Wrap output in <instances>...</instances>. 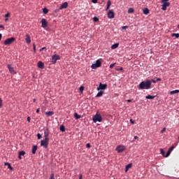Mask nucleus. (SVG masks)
Instances as JSON below:
<instances>
[{
	"label": "nucleus",
	"mask_w": 179,
	"mask_h": 179,
	"mask_svg": "<svg viewBox=\"0 0 179 179\" xmlns=\"http://www.w3.org/2000/svg\"><path fill=\"white\" fill-rule=\"evenodd\" d=\"M178 139H179V136H178Z\"/></svg>",
	"instance_id": "obj_64"
},
{
	"label": "nucleus",
	"mask_w": 179,
	"mask_h": 179,
	"mask_svg": "<svg viewBox=\"0 0 179 179\" xmlns=\"http://www.w3.org/2000/svg\"><path fill=\"white\" fill-rule=\"evenodd\" d=\"M46 47H43L40 49V52L43 51V50H45Z\"/></svg>",
	"instance_id": "obj_50"
},
{
	"label": "nucleus",
	"mask_w": 179,
	"mask_h": 179,
	"mask_svg": "<svg viewBox=\"0 0 179 179\" xmlns=\"http://www.w3.org/2000/svg\"><path fill=\"white\" fill-rule=\"evenodd\" d=\"M134 10L133 8H129L128 9V13H134Z\"/></svg>",
	"instance_id": "obj_33"
},
{
	"label": "nucleus",
	"mask_w": 179,
	"mask_h": 179,
	"mask_svg": "<svg viewBox=\"0 0 179 179\" xmlns=\"http://www.w3.org/2000/svg\"><path fill=\"white\" fill-rule=\"evenodd\" d=\"M131 167H132V164H129L128 165L126 166V168H125V171H128L129 169H131Z\"/></svg>",
	"instance_id": "obj_28"
},
{
	"label": "nucleus",
	"mask_w": 179,
	"mask_h": 179,
	"mask_svg": "<svg viewBox=\"0 0 179 179\" xmlns=\"http://www.w3.org/2000/svg\"><path fill=\"white\" fill-rule=\"evenodd\" d=\"M178 93H179V90H175L174 91H171L170 94L173 95Z\"/></svg>",
	"instance_id": "obj_25"
},
{
	"label": "nucleus",
	"mask_w": 179,
	"mask_h": 179,
	"mask_svg": "<svg viewBox=\"0 0 179 179\" xmlns=\"http://www.w3.org/2000/svg\"><path fill=\"white\" fill-rule=\"evenodd\" d=\"M79 179H83V175L82 174L80 175Z\"/></svg>",
	"instance_id": "obj_54"
},
{
	"label": "nucleus",
	"mask_w": 179,
	"mask_h": 179,
	"mask_svg": "<svg viewBox=\"0 0 179 179\" xmlns=\"http://www.w3.org/2000/svg\"><path fill=\"white\" fill-rule=\"evenodd\" d=\"M15 41V37L8 38L4 41L3 44L5 45H9L12 44Z\"/></svg>",
	"instance_id": "obj_3"
},
{
	"label": "nucleus",
	"mask_w": 179,
	"mask_h": 179,
	"mask_svg": "<svg viewBox=\"0 0 179 179\" xmlns=\"http://www.w3.org/2000/svg\"><path fill=\"white\" fill-rule=\"evenodd\" d=\"M27 122H28L29 123H30V122H31V117H28L27 118Z\"/></svg>",
	"instance_id": "obj_45"
},
{
	"label": "nucleus",
	"mask_w": 179,
	"mask_h": 179,
	"mask_svg": "<svg viewBox=\"0 0 179 179\" xmlns=\"http://www.w3.org/2000/svg\"><path fill=\"white\" fill-rule=\"evenodd\" d=\"M10 16V13L9 12H8L6 14H5V17L8 18Z\"/></svg>",
	"instance_id": "obj_39"
},
{
	"label": "nucleus",
	"mask_w": 179,
	"mask_h": 179,
	"mask_svg": "<svg viewBox=\"0 0 179 179\" xmlns=\"http://www.w3.org/2000/svg\"><path fill=\"white\" fill-rule=\"evenodd\" d=\"M41 27L46 28L48 27V22L45 18H42L41 20Z\"/></svg>",
	"instance_id": "obj_6"
},
{
	"label": "nucleus",
	"mask_w": 179,
	"mask_h": 179,
	"mask_svg": "<svg viewBox=\"0 0 179 179\" xmlns=\"http://www.w3.org/2000/svg\"><path fill=\"white\" fill-rule=\"evenodd\" d=\"M2 102H3V101H2V99H1V98H0V107H2Z\"/></svg>",
	"instance_id": "obj_48"
},
{
	"label": "nucleus",
	"mask_w": 179,
	"mask_h": 179,
	"mask_svg": "<svg viewBox=\"0 0 179 179\" xmlns=\"http://www.w3.org/2000/svg\"><path fill=\"white\" fill-rule=\"evenodd\" d=\"M8 18L6 17V18L5 19V22H8Z\"/></svg>",
	"instance_id": "obj_58"
},
{
	"label": "nucleus",
	"mask_w": 179,
	"mask_h": 179,
	"mask_svg": "<svg viewBox=\"0 0 179 179\" xmlns=\"http://www.w3.org/2000/svg\"><path fill=\"white\" fill-rule=\"evenodd\" d=\"M174 148H175L174 146H172L169 149L166 155V157H169V156H170V154H171V152H173V150H174Z\"/></svg>",
	"instance_id": "obj_16"
},
{
	"label": "nucleus",
	"mask_w": 179,
	"mask_h": 179,
	"mask_svg": "<svg viewBox=\"0 0 179 179\" xmlns=\"http://www.w3.org/2000/svg\"><path fill=\"white\" fill-rule=\"evenodd\" d=\"M127 102H128V103L132 102V99H127Z\"/></svg>",
	"instance_id": "obj_52"
},
{
	"label": "nucleus",
	"mask_w": 179,
	"mask_h": 179,
	"mask_svg": "<svg viewBox=\"0 0 179 179\" xmlns=\"http://www.w3.org/2000/svg\"><path fill=\"white\" fill-rule=\"evenodd\" d=\"M152 82L153 83H156L155 80H152Z\"/></svg>",
	"instance_id": "obj_59"
},
{
	"label": "nucleus",
	"mask_w": 179,
	"mask_h": 179,
	"mask_svg": "<svg viewBox=\"0 0 179 179\" xmlns=\"http://www.w3.org/2000/svg\"><path fill=\"white\" fill-rule=\"evenodd\" d=\"M37 138L38 139H41L42 138V135L41 134H37Z\"/></svg>",
	"instance_id": "obj_40"
},
{
	"label": "nucleus",
	"mask_w": 179,
	"mask_h": 179,
	"mask_svg": "<svg viewBox=\"0 0 179 179\" xmlns=\"http://www.w3.org/2000/svg\"><path fill=\"white\" fill-rule=\"evenodd\" d=\"M130 122H131L132 124H134V122H132V120H130Z\"/></svg>",
	"instance_id": "obj_62"
},
{
	"label": "nucleus",
	"mask_w": 179,
	"mask_h": 179,
	"mask_svg": "<svg viewBox=\"0 0 179 179\" xmlns=\"http://www.w3.org/2000/svg\"><path fill=\"white\" fill-rule=\"evenodd\" d=\"M59 11V9H56L55 13H58Z\"/></svg>",
	"instance_id": "obj_57"
},
{
	"label": "nucleus",
	"mask_w": 179,
	"mask_h": 179,
	"mask_svg": "<svg viewBox=\"0 0 179 179\" xmlns=\"http://www.w3.org/2000/svg\"><path fill=\"white\" fill-rule=\"evenodd\" d=\"M5 166H8V169H9L10 170H13V168L12 167L11 164L9 163H5L4 164Z\"/></svg>",
	"instance_id": "obj_27"
},
{
	"label": "nucleus",
	"mask_w": 179,
	"mask_h": 179,
	"mask_svg": "<svg viewBox=\"0 0 179 179\" xmlns=\"http://www.w3.org/2000/svg\"><path fill=\"white\" fill-rule=\"evenodd\" d=\"M25 41L27 44L31 43V36L29 34H26V37H25Z\"/></svg>",
	"instance_id": "obj_15"
},
{
	"label": "nucleus",
	"mask_w": 179,
	"mask_h": 179,
	"mask_svg": "<svg viewBox=\"0 0 179 179\" xmlns=\"http://www.w3.org/2000/svg\"><path fill=\"white\" fill-rule=\"evenodd\" d=\"M33 50L34 52H36V45L35 43H33Z\"/></svg>",
	"instance_id": "obj_36"
},
{
	"label": "nucleus",
	"mask_w": 179,
	"mask_h": 179,
	"mask_svg": "<svg viewBox=\"0 0 179 179\" xmlns=\"http://www.w3.org/2000/svg\"><path fill=\"white\" fill-rule=\"evenodd\" d=\"M127 29H129V26H127H127H122V30H127Z\"/></svg>",
	"instance_id": "obj_38"
},
{
	"label": "nucleus",
	"mask_w": 179,
	"mask_h": 179,
	"mask_svg": "<svg viewBox=\"0 0 179 179\" xmlns=\"http://www.w3.org/2000/svg\"><path fill=\"white\" fill-rule=\"evenodd\" d=\"M37 150H38V146L34 145L31 150L32 154L35 155L36 153Z\"/></svg>",
	"instance_id": "obj_18"
},
{
	"label": "nucleus",
	"mask_w": 179,
	"mask_h": 179,
	"mask_svg": "<svg viewBox=\"0 0 179 179\" xmlns=\"http://www.w3.org/2000/svg\"><path fill=\"white\" fill-rule=\"evenodd\" d=\"M40 113V108L36 110V113L38 114Z\"/></svg>",
	"instance_id": "obj_53"
},
{
	"label": "nucleus",
	"mask_w": 179,
	"mask_h": 179,
	"mask_svg": "<svg viewBox=\"0 0 179 179\" xmlns=\"http://www.w3.org/2000/svg\"><path fill=\"white\" fill-rule=\"evenodd\" d=\"M162 10H167V7L170 6V2H162Z\"/></svg>",
	"instance_id": "obj_12"
},
{
	"label": "nucleus",
	"mask_w": 179,
	"mask_h": 179,
	"mask_svg": "<svg viewBox=\"0 0 179 179\" xmlns=\"http://www.w3.org/2000/svg\"><path fill=\"white\" fill-rule=\"evenodd\" d=\"M92 120L94 123H96L97 122H101L103 121V118L99 113H96V114L93 117Z\"/></svg>",
	"instance_id": "obj_2"
},
{
	"label": "nucleus",
	"mask_w": 179,
	"mask_h": 179,
	"mask_svg": "<svg viewBox=\"0 0 179 179\" xmlns=\"http://www.w3.org/2000/svg\"><path fill=\"white\" fill-rule=\"evenodd\" d=\"M50 140L45 139L41 141V146H43L44 148H48Z\"/></svg>",
	"instance_id": "obj_5"
},
{
	"label": "nucleus",
	"mask_w": 179,
	"mask_h": 179,
	"mask_svg": "<svg viewBox=\"0 0 179 179\" xmlns=\"http://www.w3.org/2000/svg\"><path fill=\"white\" fill-rule=\"evenodd\" d=\"M102 65L101 61L100 59H97L96 61V63L94 64H92L91 68L92 69H96L97 68L101 67Z\"/></svg>",
	"instance_id": "obj_4"
},
{
	"label": "nucleus",
	"mask_w": 179,
	"mask_h": 179,
	"mask_svg": "<svg viewBox=\"0 0 179 179\" xmlns=\"http://www.w3.org/2000/svg\"><path fill=\"white\" fill-rule=\"evenodd\" d=\"M74 118L76 119V120H79V119H80L81 118V115H79L78 113H75L74 114Z\"/></svg>",
	"instance_id": "obj_29"
},
{
	"label": "nucleus",
	"mask_w": 179,
	"mask_h": 179,
	"mask_svg": "<svg viewBox=\"0 0 179 179\" xmlns=\"http://www.w3.org/2000/svg\"><path fill=\"white\" fill-rule=\"evenodd\" d=\"M134 139H135V140L138 139V136H134Z\"/></svg>",
	"instance_id": "obj_60"
},
{
	"label": "nucleus",
	"mask_w": 179,
	"mask_h": 179,
	"mask_svg": "<svg viewBox=\"0 0 179 179\" xmlns=\"http://www.w3.org/2000/svg\"><path fill=\"white\" fill-rule=\"evenodd\" d=\"M115 70H116L117 71H123L124 69H123V67H120V69H115Z\"/></svg>",
	"instance_id": "obj_41"
},
{
	"label": "nucleus",
	"mask_w": 179,
	"mask_h": 179,
	"mask_svg": "<svg viewBox=\"0 0 179 179\" xmlns=\"http://www.w3.org/2000/svg\"><path fill=\"white\" fill-rule=\"evenodd\" d=\"M36 99H33V102L36 103Z\"/></svg>",
	"instance_id": "obj_61"
},
{
	"label": "nucleus",
	"mask_w": 179,
	"mask_h": 179,
	"mask_svg": "<svg viewBox=\"0 0 179 179\" xmlns=\"http://www.w3.org/2000/svg\"><path fill=\"white\" fill-rule=\"evenodd\" d=\"M115 65H116V63H113V64H111L110 66H109V68H110V69H113L115 66Z\"/></svg>",
	"instance_id": "obj_37"
},
{
	"label": "nucleus",
	"mask_w": 179,
	"mask_h": 179,
	"mask_svg": "<svg viewBox=\"0 0 179 179\" xmlns=\"http://www.w3.org/2000/svg\"><path fill=\"white\" fill-rule=\"evenodd\" d=\"M92 146H91V144L90 143H87V145H86V148H90Z\"/></svg>",
	"instance_id": "obj_43"
},
{
	"label": "nucleus",
	"mask_w": 179,
	"mask_h": 179,
	"mask_svg": "<svg viewBox=\"0 0 179 179\" xmlns=\"http://www.w3.org/2000/svg\"><path fill=\"white\" fill-rule=\"evenodd\" d=\"M108 85L107 84H102V83H100L99 84V87L97 88V90H105L106 89H107Z\"/></svg>",
	"instance_id": "obj_11"
},
{
	"label": "nucleus",
	"mask_w": 179,
	"mask_h": 179,
	"mask_svg": "<svg viewBox=\"0 0 179 179\" xmlns=\"http://www.w3.org/2000/svg\"><path fill=\"white\" fill-rule=\"evenodd\" d=\"M7 68L10 73L13 75L16 74L15 70H14L13 67H11L10 64H7Z\"/></svg>",
	"instance_id": "obj_13"
},
{
	"label": "nucleus",
	"mask_w": 179,
	"mask_h": 179,
	"mask_svg": "<svg viewBox=\"0 0 179 179\" xmlns=\"http://www.w3.org/2000/svg\"><path fill=\"white\" fill-rule=\"evenodd\" d=\"M38 67L41 69H43L45 68L44 63L41 61L38 62Z\"/></svg>",
	"instance_id": "obj_17"
},
{
	"label": "nucleus",
	"mask_w": 179,
	"mask_h": 179,
	"mask_svg": "<svg viewBox=\"0 0 179 179\" xmlns=\"http://www.w3.org/2000/svg\"><path fill=\"white\" fill-rule=\"evenodd\" d=\"M60 59V56L58 55H52V61L51 62L53 64H55L57 62V60Z\"/></svg>",
	"instance_id": "obj_7"
},
{
	"label": "nucleus",
	"mask_w": 179,
	"mask_h": 179,
	"mask_svg": "<svg viewBox=\"0 0 179 179\" xmlns=\"http://www.w3.org/2000/svg\"><path fill=\"white\" fill-rule=\"evenodd\" d=\"M0 29H3V30H5V27L2 24H0Z\"/></svg>",
	"instance_id": "obj_46"
},
{
	"label": "nucleus",
	"mask_w": 179,
	"mask_h": 179,
	"mask_svg": "<svg viewBox=\"0 0 179 179\" xmlns=\"http://www.w3.org/2000/svg\"><path fill=\"white\" fill-rule=\"evenodd\" d=\"M48 12H49V10H48L47 8H44L43 9V13L44 14H48Z\"/></svg>",
	"instance_id": "obj_32"
},
{
	"label": "nucleus",
	"mask_w": 179,
	"mask_h": 179,
	"mask_svg": "<svg viewBox=\"0 0 179 179\" xmlns=\"http://www.w3.org/2000/svg\"><path fill=\"white\" fill-rule=\"evenodd\" d=\"M92 2L93 3H97L98 0H92Z\"/></svg>",
	"instance_id": "obj_47"
},
{
	"label": "nucleus",
	"mask_w": 179,
	"mask_h": 179,
	"mask_svg": "<svg viewBox=\"0 0 179 179\" xmlns=\"http://www.w3.org/2000/svg\"><path fill=\"white\" fill-rule=\"evenodd\" d=\"M2 39V34H0V41Z\"/></svg>",
	"instance_id": "obj_55"
},
{
	"label": "nucleus",
	"mask_w": 179,
	"mask_h": 179,
	"mask_svg": "<svg viewBox=\"0 0 179 179\" xmlns=\"http://www.w3.org/2000/svg\"><path fill=\"white\" fill-rule=\"evenodd\" d=\"M24 155H26V152L20 151L19 152V156H18L19 159H22V156H24Z\"/></svg>",
	"instance_id": "obj_20"
},
{
	"label": "nucleus",
	"mask_w": 179,
	"mask_h": 179,
	"mask_svg": "<svg viewBox=\"0 0 179 179\" xmlns=\"http://www.w3.org/2000/svg\"><path fill=\"white\" fill-rule=\"evenodd\" d=\"M155 97H156V96H153L152 95H147V96H145V99H150V100H153V99H155Z\"/></svg>",
	"instance_id": "obj_22"
},
{
	"label": "nucleus",
	"mask_w": 179,
	"mask_h": 179,
	"mask_svg": "<svg viewBox=\"0 0 179 179\" xmlns=\"http://www.w3.org/2000/svg\"><path fill=\"white\" fill-rule=\"evenodd\" d=\"M166 132V128H164L162 131H161V134H163Z\"/></svg>",
	"instance_id": "obj_49"
},
{
	"label": "nucleus",
	"mask_w": 179,
	"mask_h": 179,
	"mask_svg": "<svg viewBox=\"0 0 179 179\" xmlns=\"http://www.w3.org/2000/svg\"><path fill=\"white\" fill-rule=\"evenodd\" d=\"M49 136H50V130L48 129H46L44 131V139L50 141Z\"/></svg>",
	"instance_id": "obj_9"
},
{
	"label": "nucleus",
	"mask_w": 179,
	"mask_h": 179,
	"mask_svg": "<svg viewBox=\"0 0 179 179\" xmlns=\"http://www.w3.org/2000/svg\"><path fill=\"white\" fill-rule=\"evenodd\" d=\"M125 150H126V147L124 145H120L116 148V151H117V152L119 153L124 152Z\"/></svg>",
	"instance_id": "obj_8"
},
{
	"label": "nucleus",
	"mask_w": 179,
	"mask_h": 179,
	"mask_svg": "<svg viewBox=\"0 0 179 179\" xmlns=\"http://www.w3.org/2000/svg\"><path fill=\"white\" fill-rule=\"evenodd\" d=\"M54 114H55V113L52 112V111H49V112H46V113H45V115H46L47 116H48V117H50V116L53 115Z\"/></svg>",
	"instance_id": "obj_23"
},
{
	"label": "nucleus",
	"mask_w": 179,
	"mask_h": 179,
	"mask_svg": "<svg viewBox=\"0 0 179 179\" xmlns=\"http://www.w3.org/2000/svg\"><path fill=\"white\" fill-rule=\"evenodd\" d=\"M171 36L172 37H176V38H179V34L178 33H173L171 34Z\"/></svg>",
	"instance_id": "obj_30"
},
{
	"label": "nucleus",
	"mask_w": 179,
	"mask_h": 179,
	"mask_svg": "<svg viewBox=\"0 0 179 179\" xmlns=\"http://www.w3.org/2000/svg\"><path fill=\"white\" fill-rule=\"evenodd\" d=\"M108 17L109 19H113L115 18V13L113 11V10H110L108 13Z\"/></svg>",
	"instance_id": "obj_14"
},
{
	"label": "nucleus",
	"mask_w": 179,
	"mask_h": 179,
	"mask_svg": "<svg viewBox=\"0 0 179 179\" xmlns=\"http://www.w3.org/2000/svg\"><path fill=\"white\" fill-rule=\"evenodd\" d=\"M119 45H120V43H116L111 45V49L112 50L117 49L119 47Z\"/></svg>",
	"instance_id": "obj_19"
},
{
	"label": "nucleus",
	"mask_w": 179,
	"mask_h": 179,
	"mask_svg": "<svg viewBox=\"0 0 179 179\" xmlns=\"http://www.w3.org/2000/svg\"><path fill=\"white\" fill-rule=\"evenodd\" d=\"M69 6V3L67 1H65L61 4V6L59 8V10H63L67 8Z\"/></svg>",
	"instance_id": "obj_10"
},
{
	"label": "nucleus",
	"mask_w": 179,
	"mask_h": 179,
	"mask_svg": "<svg viewBox=\"0 0 179 179\" xmlns=\"http://www.w3.org/2000/svg\"><path fill=\"white\" fill-rule=\"evenodd\" d=\"M50 179H55V174H54V173H52V174L50 175Z\"/></svg>",
	"instance_id": "obj_42"
},
{
	"label": "nucleus",
	"mask_w": 179,
	"mask_h": 179,
	"mask_svg": "<svg viewBox=\"0 0 179 179\" xmlns=\"http://www.w3.org/2000/svg\"><path fill=\"white\" fill-rule=\"evenodd\" d=\"M178 29H179V24H178Z\"/></svg>",
	"instance_id": "obj_63"
},
{
	"label": "nucleus",
	"mask_w": 179,
	"mask_h": 179,
	"mask_svg": "<svg viewBox=\"0 0 179 179\" xmlns=\"http://www.w3.org/2000/svg\"><path fill=\"white\" fill-rule=\"evenodd\" d=\"M152 86V81L147 80L146 81H141L138 85L140 90H149Z\"/></svg>",
	"instance_id": "obj_1"
},
{
	"label": "nucleus",
	"mask_w": 179,
	"mask_h": 179,
	"mask_svg": "<svg viewBox=\"0 0 179 179\" xmlns=\"http://www.w3.org/2000/svg\"><path fill=\"white\" fill-rule=\"evenodd\" d=\"M169 0H162V3H165V2H167V1H169Z\"/></svg>",
	"instance_id": "obj_51"
},
{
	"label": "nucleus",
	"mask_w": 179,
	"mask_h": 179,
	"mask_svg": "<svg viewBox=\"0 0 179 179\" xmlns=\"http://www.w3.org/2000/svg\"><path fill=\"white\" fill-rule=\"evenodd\" d=\"M59 130H60L61 131H62V132H64V131H66V127H65L64 126L62 125V126H60V127H59Z\"/></svg>",
	"instance_id": "obj_31"
},
{
	"label": "nucleus",
	"mask_w": 179,
	"mask_h": 179,
	"mask_svg": "<svg viewBox=\"0 0 179 179\" xmlns=\"http://www.w3.org/2000/svg\"><path fill=\"white\" fill-rule=\"evenodd\" d=\"M111 4H112V3H111L110 1H108L107 2L106 10H108L110 9V6H111Z\"/></svg>",
	"instance_id": "obj_24"
},
{
	"label": "nucleus",
	"mask_w": 179,
	"mask_h": 179,
	"mask_svg": "<svg viewBox=\"0 0 179 179\" xmlns=\"http://www.w3.org/2000/svg\"><path fill=\"white\" fill-rule=\"evenodd\" d=\"M103 91H100L96 94V97H101L103 96Z\"/></svg>",
	"instance_id": "obj_26"
},
{
	"label": "nucleus",
	"mask_w": 179,
	"mask_h": 179,
	"mask_svg": "<svg viewBox=\"0 0 179 179\" xmlns=\"http://www.w3.org/2000/svg\"><path fill=\"white\" fill-rule=\"evenodd\" d=\"M143 13L144 15H148L150 13L149 8H144Z\"/></svg>",
	"instance_id": "obj_21"
},
{
	"label": "nucleus",
	"mask_w": 179,
	"mask_h": 179,
	"mask_svg": "<svg viewBox=\"0 0 179 179\" xmlns=\"http://www.w3.org/2000/svg\"><path fill=\"white\" fill-rule=\"evenodd\" d=\"M84 90H85V87H80V92H83Z\"/></svg>",
	"instance_id": "obj_44"
},
{
	"label": "nucleus",
	"mask_w": 179,
	"mask_h": 179,
	"mask_svg": "<svg viewBox=\"0 0 179 179\" xmlns=\"http://www.w3.org/2000/svg\"><path fill=\"white\" fill-rule=\"evenodd\" d=\"M93 21L94 22H98L99 21V18L98 17H93Z\"/></svg>",
	"instance_id": "obj_34"
},
{
	"label": "nucleus",
	"mask_w": 179,
	"mask_h": 179,
	"mask_svg": "<svg viewBox=\"0 0 179 179\" xmlns=\"http://www.w3.org/2000/svg\"><path fill=\"white\" fill-rule=\"evenodd\" d=\"M158 82H160V81H162V78H157V80Z\"/></svg>",
	"instance_id": "obj_56"
},
{
	"label": "nucleus",
	"mask_w": 179,
	"mask_h": 179,
	"mask_svg": "<svg viewBox=\"0 0 179 179\" xmlns=\"http://www.w3.org/2000/svg\"><path fill=\"white\" fill-rule=\"evenodd\" d=\"M160 152H161V154L163 155V157H166L165 155L166 152H164V150L163 149H161Z\"/></svg>",
	"instance_id": "obj_35"
}]
</instances>
